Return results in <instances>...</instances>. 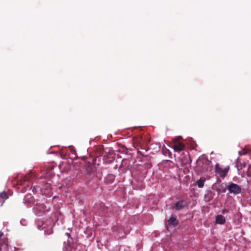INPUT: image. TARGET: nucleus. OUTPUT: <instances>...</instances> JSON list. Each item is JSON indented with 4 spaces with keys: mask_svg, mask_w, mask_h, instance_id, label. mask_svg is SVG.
Listing matches in <instances>:
<instances>
[{
    "mask_svg": "<svg viewBox=\"0 0 251 251\" xmlns=\"http://www.w3.org/2000/svg\"><path fill=\"white\" fill-rule=\"evenodd\" d=\"M204 182V180H203L201 179H200L197 181L196 183L199 188H202L203 187Z\"/></svg>",
    "mask_w": 251,
    "mask_h": 251,
    "instance_id": "f8f14e48",
    "label": "nucleus"
},
{
    "mask_svg": "<svg viewBox=\"0 0 251 251\" xmlns=\"http://www.w3.org/2000/svg\"><path fill=\"white\" fill-rule=\"evenodd\" d=\"M197 167L201 173H205L211 169L210 163L207 160H199L197 162Z\"/></svg>",
    "mask_w": 251,
    "mask_h": 251,
    "instance_id": "f03ea898",
    "label": "nucleus"
},
{
    "mask_svg": "<svg viewBox=\"0 0 251 251\" xmlns=\"http://www.w3.org/2000/svg\"><path fill=\"white\" fill-rule=\"evenodd\" d=\"M226 222L225 217L222 215H218L216 217V222L219 224H224Z\"/></svg>",
    "mask_w": 251,
    "mask_h": 251,
    "instance_id": "9b49d317",
    "label": "nucleus"
},
{
    "mask_svg": "<svg viewBox=\"0 0 251 251\" xmlns=\"http://www.w3.org/2000/svg\"><path fill=\"white\" fill-rule=\"evenodd\" d=\"M168 225L171 226H176L178 224V221L176 219V217L175 216L172 215L170 219L168 221Z\"/></svg>",
    "mask_w": 251,
    "mask_h": 251,
    "instance_id": "1a4fd4ad",
    "label": "nucleus"
},
{
    "mask_svg": "<svg viewBox=\"0 0 251 251\" xmlns=\"http://www.w3.org/2000/svg\"><path fill=\"white\" fill-rule=\"evenodd\" d=\"M37 191V190H36V187L34 186V187L33 188L32 191H33V192H34L35 191Z\"/></svg>",
    "mask_w": 251,
    "mask_h": 251,
    "instance_id": "f3484780",
    "label": "nucleus"
},
{
    "mask_svg": "<svg viewBox=\"0 0 251 251\" xmlns=\"http://www.w3.org/2000/svg\"><path fill=\"white\" fill-rule=\"evenodd\" d=\"M239 154L240 156L244 155L246 154V152L244 151H239Z\"/></svg>",
    "mask_w": 251,
    "mask_h": 251,
    "instance_id": "dca6fc26",
    "label": "nucleus"
},
{
    "mask_svg": "<svg viewBox=\"0 0 251 251\" xmlns=\"http://www.w3.org/2000/svg\"><path fill=\"white\" fill-rule=\"evenodd\" d=\"M115 176L112 174L108 175L105 178L104 182L106 184H110L114 182Z\"/></svg>",
    "mask_w": 251,
    "mask_h": 251,
    "instance_id": "9d476101",
    "label": "nucleus"
},
{
    "mask_svg": "<svg viewBox=\"0 0 251 251\" xmlns=\"http://www.w3.org/2000/svg\"><path fill=\"white\" fill-rule=\"evenodd\" d=\"M187 205V203L186 201L183 200H181L176 202L172 207V209L176 211H179L186 207Z\"/></svg>",
    "mask_w": 251,
    "mask_h": 251,
    "instance_id": "0eeeda50",
    "label": "nucleus"
},
{
    "mask_svg": "<svg viewBox=\"0 0 251 251\" xmlns=\"http://www.w3.org/2000/svg\"><path fill=\"white\" fill-rule=\"evenodd\" d=\"M215 167L216 173L219 174L220 176L222 177H224L226 176L227 173H228L229 169V166H227L226 167L223 169L220 167L219 164L218 163L215 165Z\"/></svg>",
    "mask_w": 251,
    "mask_h": 251,
    "instance_id": "423d86ee",
    "label": "nucleus"
},
{
    "mask_svg": "<svg viewBox=\"0 0 251 251\" xmlns=\"http://www.w3.org/2000/svg\"><path fill=\"white\" fill-rule=\"evenodd\" d=\"M173 148L175 151L179 152L184 150L185 146L184 144L180 141L179 139L177 138L173 140Z\"/></svg>",
    "mask_w": 251,
    "mask_h": 251,
    "instance_id": "20e7f679",
    "label": "nucleus"
},
{
    "mask_svg": "<svg viewBox=\"0 0 251 251\" xmlns=\"http://www.w3.org/2000/svg\"><path fill=\"white\" fill-rule=\"evenodd\" d=\"M45 207L44 203L36 202L34 205L33 210L37 216H40L44 213Z\"/></svg>",
    "mask_w": 251,
    "mask_h": 251,
    "instance_id": "7ed1b4c3",
    "label": "nucleus"
},
{
    "mask_svg": "<svg viewBox=\"0 0 251 251\" xmlns=\"http://www.w3.org/2000/svg\"><path fill=\"white\" fill-rule=\"evenodd\" d=\"M8 246V240L4 236L2 232H0V251L2 248H6Z\"/></svg>",
    "mask_w": 251,
    "mask_h": 251,
    "instance_id": "6e6552de",
    "label": "nucleus"
},
{
    "mask_svg": "<svg viewBox=\"0 0 251 251\" xmlns=\"http://www.w3.org/2000/svg\"><path fill=\"white\" fill-rule=\"evenodd\" d=\"M0 197L3 199L4 201V200L7 199L8 196L6 193L3 191L0 193Z\"/></svg>",
    "mask_w": 251,
    "mask_h": 251,
    "instance_id": "4468645a",
    "label": "nucleus"
},
{
    "mask_svg": "<svg viewBox=\"0 0 251 251\" xmlns=\"http://www.w3.org/2000/svg\"><path fill=\"white\" fill-rule=\"evenodd\" d=\"M67 236V241L64 242V251H75L76 249V243L75 242L74 240L71 237L70 234L68 233L65 234Z\"/></svg>",
    "mask_w": 251,
    "mask_h": 251,
    "instance_id": "f257e3e1",
    "label": "nucleus"
},
{
    "mask_svg": "<svg viewBox=\"0 0 251 251\" xmlns=\"http://www.w3.org/2000/svg\"><path fill=\"white\" fill-rule=\"evenodd\" d=\"M45 233L47 235H50L53 232L52 226H50L49 229L44 230Z\"/></svg>",
    "mask_w": 251,
    "mask_h": 251,
    "instance_id": "ddd939ff",
    "label": "nucleus"
},
{
    "mask_svg": "<svg viewBox=\"0 0 251 251\" xmlns=\"http://www.w3.org/2000/svg\"><path fill=\"white\" fill-rule=\"evenodd\" d=\"M31 176L30 175H26L24 177L23 180L24 181H28L31 179Z\"/></svg>",
    "mask_w": 251,
    "mask_h": 251,
    "instance_id": "2eb2a0df",
    "label": "nucleus"
},
{
    "mask_svg": "<svg viewBox=\"0 0 251 251\" xmlns=\"http://www.w3.org/2000/svg\"><path fill=\"white\" fill-rule=\"evenodd\" d=\"M138 153L141 154V152L140 151H138Z\"/></svg>",
    "mask_w": 251,
    "mask_h": 251,
    "instance_id": "a211bd4d",
    "label": "nucleus"
},
{
    "mask_svg": "<svg viewBox=\"0 0 251 251\" xmlns=\"http://www.w3.org/2000/svg\"><path fill=\"white\" fill-rule=\"evenodd\" d=\"M226 189L230 193H232L235 195L238 194L241 192V187L238 184L232 182L227 185Z\"/></svg>",
    "mask_w": 251,
    "mask_h": 251,
    "instance_id": "39448f33",
    "label": "nucleus"
}]
</instances>
